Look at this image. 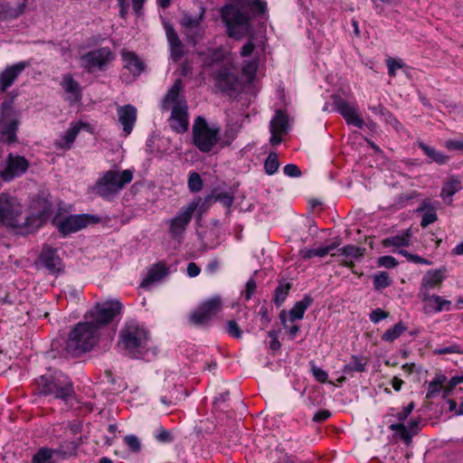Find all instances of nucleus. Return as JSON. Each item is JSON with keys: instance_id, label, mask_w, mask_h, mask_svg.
<instances>
[{"instance_id": "nucleus-27", "label": "nucleus", "mask_w": 463, "mask_h": 463, "mask_svg": "<svg viewBox=\"0 0 463 463\" xmlns=\"http://www.w3.org/2000/svg\"><path fill=\"white\" fill-rule=\"evenodd\" d=\"M182 90V80L176 79L171 88L167 90L165 96L163 99L162 109L167 110L169 106L172 104L175 106L178 102L185 100L184 97H180V91Z\"/></svg>"}, {"instance_id": "nucleus-8", "label": "nucleus", "mask_w": 463, "mask_h": 463, "mask_svg": "<svg viewBox=\"0 0 463 463\" xmlns=\"http://www.w3.org/2000/svg\"><path fill=\"white\" fill-rule=\"evenodd\" d=\"M19 121L13 108V99L1 103L0 109V141L6 144L16 142V131Z\"/></svg>"}, {"instance_id": "nucleus-21", "label": "nucleus", "mask_w": 463, "mask_h": 463, "mask_svg": "<svg viewBox=\"0 0 463 463\" xmlns=\"http://www.w3.org/2000/svg\"><path fill=\"white\" fill-rule=\"evenodd\" d=\"M29 66L27 61H20L6 67L0 73V92L4 93L10 88L22 71Z\"/></svg>"}, {"instance_id": "nucleus-53", "label": "nucleus", "mask_w": 463, "mask_h": 463, "mask_svg": "<svg viewBox=\"0 0 463 463\" xmlns=\"http://www.w3.org/2000/svg\"><path fill=\"white\" fill-rule=\"evenodd\" d=\"M279 318H280V321H281L284 328H286L288 330L290 337H292V338L295 337L299 331V326L297 325H292V326L288 325V315L285 310H282L280 312Z\"/></svg>"}, {"instance_id": "nucleus-51", "label": "nucleus", "mask_w": 463, "mask_h": 463, "mask_svg": "<svg viewBox=\"0 0 463 463\" xmlns=\"http://www.w3.org/2000/svg\"><path fill=\"white\" fill-rule=\"evenodd\" d=\"M303 394H307V399L305 400V405L307 408L309 410L315 408L318 399V391L316 386L306 388Z\"/></svg>"}, {"instance_id": "nucleus-42", "label": "nucleus", "mask_w": 463, "mask_h": 463, "mask_svg": "<svg viewBox=\"0 0 463 463\" xmlns=\"http://www.w3.org/2000/svg\"><path fill=\"white\" fill-rule=\"evenodd\" d=\"M78 446L79 443L75 441L65 440L61 442L57 449H52V451L53 454L62 458H66L76 453Z\"/></svg>"}, {"instance_id": "nucleus-22", "label": "nucleus", "mask_w": 463, "mask_h": 463, "mask_svg": "<svg viewBox=\"0 0 463 463\" xmlns=\"http://www.w3.org/2000/svg\"><path fill=\"white\" fill-rule=\"evenodd\" d=\"M117 113L118 122L123 127L124 136L128 137L132 132L137 121V110L134 106L127 104L118 107Z\"/></svg>"}, {"instance_id": "nucleus-19", "label": "nucleus", "mask_w": 463, "mask_h": 463, "mask_svg": "<svg viewBox=\"0 0 463 463\" xmlns=\"http://www.w3.org/2000/svg\"><path fill=\"white\" fill-rule=\"evenodd\" d=\"M27 0H0V20L10 21L21 16L26 7Z\"/></svg>"}, {"instance_id": "nucleus-24", "label": "nucleus", "mask_w": 463, "mask_h": 463, "mask_svg": "<svg viewBox=\"0 0 463 463\" xmlns=\"http://www.w3.org/2000/svg\"><path fill=\"white\" fill-rule=\"evenodd\" d=\"M445 268L427 271L421 279L419 297L424 294H430V289L439 287L445 279Z\"/></svg>"}, {"instance_id": "nucleus-20", "label": "nucleus", "mask_w": 463, "mask_h": 463, "mask_svg": "<svg viewBox=\"0 0 463 463\" xmlns=\"http://www.w3.org/2000/svg\"><path fill=\"white\" fill-rule=\"evenodd\" d=\"M39 261L52 274H59L62 269L61 260L57 254V250L49 245L43 246Z\"/></svg>"}, {"instance_id": "nucleus-35", "label": "nucleus", "mask_w": 463, "mask_h": 463, "mask_svg": "<svg viewBox=\"0 0 463 463\" xmlns=\"http://www.w3.org/2000/svg\"><path fill=\"white\" fill-rule=\"evenodd\" d=\"M411 242V231L406 230L402 234H397L395 236L388 237L383 240L382 244L385 248L389 247H405L409 246Z\"/></svg>"}, {"instance_id": "nucleus-44", "label": "nucleus", "mask_w": 463, "mask_h": 463, "mask_svg": "<svg viewBox=\"0 0 463 463\" xmlns=\"http://www.w3.org/2000/svg\"><path fill=\"white\" fill-rule=\"evenodd\" d=\"M462 188L460 180L456 176H451L446 184L442 187L441 196L444 200L451 198L457 192Z\"/></svg>"}, {"instance_id": "nucleus-36", "label": "nucleus", "mask_w": 463, "mask_h": 463, "mask_svg": "<svg viewBox=\"0 0 463 463\" xmlns=\"http://www.w3.org/2000/svg\"><path fill=\"white\" fill-rule=\"evenodd\" d=\"M203 67H212L223 59L222 52L219 49H210L198 53Z\"/></svg>"}, {"instance_id": "nucleus-30", "label": "nucleus", "mask_w": 463, "mask_h": 463, "mask_svg": "<svg viewBox=\"0 0 463 463\" xmlns=\"http://www.w3.org/2000/svg\"><path fill=\"white\" fill-rule=\"evenodd\" d=\"M289 129L288 117L287 113L281 109L275 112V116L270 120V132H279L287 134Z\"/></svg>"}, {"instance_id": "nucleus-33", "label": "nucleus", "mask_w": 463, "mask_h": 463, "mask_svg": "<svg viewBox=\"0 0 463 463\" xmlns=\"http://www.w3.org/2000/svg\"><path fill=\"white\" fill-rule=\"evenodd\" d=\"M367 358L360 355H352L351 360L343 369L345 374L353 376L354 373H363L366 370Z\"/></svg>"}, {"instance_id": "nucleus-16", "label": "nucleus", "mask_w": 463, "mask_h": 463, "mask_svg": "<svg viewBox=\"0 0 463 463\" xmlns=\"http://www.w3.org/2000/svg\"><path fill=\"white\" fill-rule=\"evenodd\" d=\"M168 122L171 129L177 134H184L188 130L189 118L186 100H182L172 107Z\"/></svg>"}, {"instance_id": "nucleus-43", "label": "nucleus", "mask_w": 463, "mask_h": 463, "mask_svg": "<svg viewBox=\"0 0 463 463\" xmlns=\"http://www.w3.org/2000/svg\"><path fill=\"white\" fill-rule=\"evenodd\" d=\"M44 220L36 212L22 219L20 228H24L27 232H33L44 223Z\"/></svg>"}, {"instance_id": "nucleus-17", "label": "nucleus", "mask_w": 463, "mask_h": 463, "mask_svg": "<svg viewBox=\"0 0 463 463\" xmlns=\"http://www.w3.org/2000/svg\"><path fill=\"white\" fill-rule=\"evenodd\" d=\"M203 17L204 8H202L197 16H192L187 13H184L180 20V24L185 29L187 42L194 46L197 43V33L200 30Z\"/></svg>"}, {"instance_id": "nucleus-5", "label": "nucleus", "mask_w": 463, "mask_h": 463, "mask_svg": "<svg viewBox=\"0 0 463 463\" xmlns=\"http://www.w3.org/2000/svg\"><path fill=\"white\" fill-rule=\"evenodd\" d=\"M220 14L226 25L227 34L233 39H241L251 29L250 17L233 5H225Z\"/></svg>"}, {"instance_id": "nucleus-56", "label": "nucleus", "mask_w": 463, "mask_h": 463, "mask_svg": "<svg viewBox=\"0 0 463 463\" xmlns=\"http://www.w3.org/2000/svg\"><path fill=\"white\" fill-rule=\"evenodd\" d=\"M124 441L126 445L128 447V449L132 452H139L141 449L140 441L135 435H127L124 438Z\"/></svg>"}, {"instance_id": "nucleus-63", "label": "nucleus", "mask_w": 463, "mask_h": 463, "mask_svg": "<svg viewBox=\"0 0 463 463\" xmlns=\"http://www.w3.org/2000/svg\"><path fill=\"white\" fill-rule=\"evenodd\" d=\"M340 242L341 241L338 238H335L333 242L320 246V258L325 257L331 250L337 248L340 245Z\"/></svg>"}, {"instance_id": "nucleus-49", "label": "nucleus", "mask_w": 463, "mask_h": 463, "mask_svg": "<svg viewBox=\"0 0 463 463\" xmlns=\"http://www.w3.org/2000/svg\"><path fill=\"white\" fill-rule=\"evenodd\" d=\"M391 284L392 279L386 271H381L373 276V287L376 290L386 288L391 286Z\"/></svg>"}, {"instance_id": "nucleus-55", "label": "nucleus", "mask_w": 463, "mask_h": 463, "mask_svg": "<svg viewBox=\"0 0 463 463\" xmlns=\"http://www.w3.org/2000/svg\"><path fill=\"white\" fill-rule=\"evenodd\" d=\"M386 65L389 75L394 77L396 75V70L402 68L404 63L400 59L390 57L386 60Z\"/></svg>"}, {"instance_id": "nucleus-13", "label": "nucleus", "mask_w": 463, "mask_h": 463, "mask_svg": "<svg viewBox=\"0 0 463 463\" xmlns=\"http://www.w3.org/2000/svg\"><path fill=\"white\" fill-rule=\"evenodd\" d=\"M197 205V203L193 202L182 207L178 213L169 220V234L173 239L179 240L183 238L184 232L192 221Z\"/></svg>"}, {"instance_id": "nucleus-32", "label": "nucleus", "mask_w": 463, "mask_h": 463, "mask_svg": "<svg viewBox=\"0 0 463 463\" xmlns=\"http://www.w3.org/2000/svg\"><path fill=\"white\" fill-rule=\"evenodd\" d=\"M417 145L430 159L429 163L434 162L438 165H444L449 158V156L436 150L432 146L426 145L422 141H418Z\"/></svg>"}, {"instance_id": "nucleus-40", "label": "nucleus", "mask_w": 463, "mask_h": 463, "mask_svg": "<svg viewBox=\"0 0 463 463\" xmlns=\"http://www.w3.org/2000/svg\"><path fill=\"white\" fill-rule=\"evenodd\" d=\"M389 429L395 432L393 434L394 439H402L407 446H409L411 443V433L408 430L404 423H392L389 426Z\"/></svg>"}, {"instance_id": "nucleus-26", "label": "nucleus", "mask_w": 463, "mask_h": 463, "mask_svg": "<svg viewBox=\"0 0 463 463\" xmlns=\"http://www.w3.org/2000/svg\"><path fill=\"white\" fill-rule=\"evenodd\" d=\"M88 127L89 124L87 123H83L82 121L77 122L74 126L68 128L64 135L56 141V146L63 149H70L80 129Z\"/></svg>"}, {"instance_id": "nucleus-52", "label": "nucleus", "mask_w": 463, "mask_h": 463, "mask_svg": "<svg viewBox=\"0 0 463 463\" xmlns=\"http://www.w3.org/2000/svg\"><path fill=\"white\" fill-rule=\"evenodd\" d=\"M203 179L198 173H192L188 178V187L191 192L197 193L203 189Z\"/></svg>"}, {"instance_id": "nucleus-39", "label": "nucleus", "mask_w": 463, "mask_h": 463, "mask_svg": "<svg viewBox=\"0 0 463 463\" xmlns=\"http://www.w3.org/2000/svg\"><path fill=\"white\" fill-rule=\"evenodd\" d=\"M447 381L444 374L438 373L434 379L429 383L428 392L426 394L427 399L436 398L441 392L443 383Z\"/></svg>"}, {"instance_id": "nucleus-60", "label": "nucleus", "mask_w": 463, "mask_h": 463, "mask_svg": "<svg viewBox=\"0 0 463 463\" xmlns=\"http://www.w3.org/2000/svg\"><path fill=\"white\" fill-rule=\"evenodd\" d=\"M389 317V313L381 309V308H376L374 310H373L370 314V320L374 323V324H377L379 323L382 319H384V318H387Z\"/></svg>"}, {"instance_id": "nucleus-57", "label": "nucleus", "mask_w": 463, "mask_h": 463, "mask_svg": "<svg viewBox=\"0 0 463 463\" xmlns=\"http://www.w3.org/2000/svg\"><path fill=\"white\" fill-rule=\"evenodd\" d=\"M226 331L229 335L234 338H241L242 336V330L239 326L238 323L235 320L227 321Z\"/></svg>"}, {"instance_id": "nucleus-18", "label": "nucleus", "mask_w": 463, "mask_h": 463, "mask_svg": "<svg viewBox=\"0 0 463 463\" xmlns=\"http://www.w3.org/2000/svg\"><path fill=\"white\" fill-rule=\"evenodd\" d=\"M215 86L222 92L235 90L239 85L237 74L232 72L228 67H222L213 74Z\"/></svg>"}, {"instance_id": "nucleus-4", "label": "nucleus", "mask_w": 463, "mask_h": 463, "mask_svg": "<svg viewBox=\"0 0 463 463\" xmlns=\"http://www.w3.org/2000/svg\"><path fill=\"white\" fill-rule=\"evenodd\" d=\"M194 146L202 153H210L219 145L221 128L217 124H209L204 117L197 116L192 127Z\"/></svg>"}, {"instance_id": "nucleus-6", "label": "nucleus", "mask_w": 463, "mask_h": 463, "mask_svg": "<svg viewBox=\"0 0 463 463\" xmlns=\"http://www.w3.org/2000/svg\"><path fill=\"white\" fill-rule=\"evenodd\" d=\"M120 343L132 358H142L146 353L147 332L134 324H128L120 332Z\"/></svg>"}, {"instance_id": "nucleus-59", "label": "nucleus", "mask_w": 463, "mask_h": 463, "mask_svg": "<svg viewBox=\"0 0 463 463\" xmlns=\"http://www.w3.org/2000/svg\"><path fill=\"white\" fill-rule=\"evenodd\" d=\"M415 405L413 402H411L407 406L403 407L402 411L395 415L399 422L403 423L407 420L409 415L411 413Z\"/></svg>"}, {"instance_id": "nucleus-14", "label": "nucleus", "mask_w": 463, "mask_h": 463, "mask_svg": "<svg viewBox=\"0 0 463 463\" xmlns=\"http://www.w3.org/2000/svg\"><path fill=\"white\" fill-rule=\"evenodd\" d=\"M29 165V161L24 156L10 153L4 168L0 171V176L5 182H10L25 174Z\"/></svg>"}, {"instance_id": "nucleus-46", "label": "nucleus", "mask_w": 463, "mask_h": 463, "mask_svg": "<svg viewBox=\"0 0 463 463\" xmlns=\"http://www.w3.org/2000/svg\"><path fill=\"white\" fill-rule=\"evenodd\" d=\"M211 199L213 200V202L221 203L226 208H230L233 203L234 196L232 193L229 191L213 192L211 195Z\"/></svg>"}, {"instance_id": "nucleus-9", "label": "nucleus", "mask_w": 463, "mask_h": 463, "mask_svg": "<svg viewBox=\"0 0 463 463\" xmlns=\"http://www.w3.org/2000/svg\"><path fill=\"white\" fill-rule=\"evenodd\" d=\"M0 222L12 228L22 225V205L5 193L0 194Z\"/></svg>"}, {"instance_id": "nucleus-7", "label": "nucleus", "mask_w": 463, "mask_h": 463, "mask_svg": "<svg viewBox=\"0 0 463 463\" xmlns=\"http://www.w3.org/2000/svg\"><path fill=\"white\" fill-rule=\"evenodd\" d=\"M122 307L121 302L118 299L98 302L86 314L85 318L88 323H91L94 326L99 333L101 326L109 325L120 314Z\"/></svg>"}, {"instance_id": "nucleus-62", "label": "nucleus", "mask_w": 463, "mask_h": 463, "mask_svg": "<svg viewBox=\"0 0 463 463\" xmlns=\"http://www.w3.org/2000/svg\"><path fill=\"white\" fill-rule=\"evenodd\" d=\"M255 49V43H253V36H251L248 42L241 48L240 54L241 57H249L252 54Z\"/></svg>"}, {"instance_id": "nucleus-29", "label": "nucleus", "mask_w": 463, "mask_h": 463, "mask_svg": "<svg viewBox=\"0 0 463 463\" xmlns=\"http://www.w3.org/2000/svg\"><path fill=\"white\" fill-rule=\"evenodd\" d=\"M167 274L168 269L163 263H156L148 269L147 276L143 279L140 286L142 288H148L153 283L160 281Z\"/></svg>"}, {"instance_id": "nucleus-54", "label": "nucleus", "mask_w": 463, "mask_h": 463, "mask_svg": "<svg viewBox=\"0 0 463 463\" xmlns=\"http://www.w3.org/2000/svg\"><path fill=\"white\" fill-rule=\"evenodd\" d=\"M339 250L342 251L343 255L350 256L353 258H359V257L363 256L364 251L365 250L362 249L360 247L353 246V245H346V246L343 247L342 249H340Z\"/></svg>"}, {"instance_id": "nucleus-25", "label": "nucleus", "mask_w": 463, "mask_h": 463, "mask_svg": "<svg viewBox=\"0 0 463 463\" xmlns=\"http://www.w3.org/2000/svg\"><path fill=\"white\" fill-rule=\"evenodd\" d=\"M424 303L425 313H439L443 310L449 311L451 307V301L442 298L435 294H424L419 297Z\"/></svg>"}, {"instance_id": "nucleus-48", "label": "nucleus", "mask_w": 463, "mask_h": 463, "mask_svg": "<svg viewBox=\"0 0 463 463\" xmlns=\"http://www.w3.org/2000/svg\"><path fill=\"white\" fill-rule=\"evenodd\" d=\"M239 133V128L230 127L227 128L223 133L222 140L219 141V146L221 148L230 146L232 143L236 139Z\"/></svg>"}, {"instance_id": "nucleus-3", "label": "nucleus", "mask_w": 463, "mask_h": 463, "mask_svg": "<svg viewBox=\"0 0 463 463\" xmlns=\"http://www.w3.org/2000/svg\"><path fill=\"white\" fill-rule=\"evenodd\" d=\"M40 394L52 395L55 399L68 402L74 396V388L69 377L61 372L45 373L36 381Z\"/></svg>"}, {"instance_id": "nucleus-41", "label": "nucleus", "mask_w": 463, "mask_h": 463, "mask_svg": "<svg viewBox=\"0 0 463 463\" xmlns=\"http://www.w3.org/2000/svg\"><path fill=\"white\" fill-rule=\"evenodd\" d=\"M292 285L289 282L281 280L274 291L273 302L277 307H280L286 300Z\"/></svg>"}, {"instance_id": "nucleus-23", "label": "nucleus", "mask_w": 463, "mask_h": 463, "mask_svg": "<svg viewBox=\"0 0 463 463\" xmlns=\"http://www.w3.org/2000/svg\"><path fill=\"white\" fill-rule=\"evenodd\" d=\"M167 43L170 48V57L174 61H179L184 55V45L180 40L175 28L170 24L165 25Z\"/></svg>"}, {"instance_id": "nucleus-38", "label": "nucleus", "mask_w": 463, "mask_h": 463, "mask_svg": "<svg viewBox=\"0 0 463 463\" xmlns=\"http://www.w3.org/2000/svg\"><path fill=\"white\" fill-rule=\"evenodd\" d=\"M36 213L46 222L52 213V204L43 197H38L33 203Z\"/></svg>"}, {"instance_id": "nucleus-64", "label": "nucleus", "mask_w": 463, "mask_h": 463, "mask_svg": "<svg viewBox=\"0 0 463 463\" xmlns=\"http://www.w3.org/2000/svg\"><path fill=\"white\" fill-rule=\"evenodd\" d=\"M283 172L289 177H298L301 175L299 167L294 164H288L284 166Z\"/></svg>"}, {"instance_id": "nucleus-12", "label": "nucleus", "mask_w": 463, "mask_h": 463, "mask_svg": "<svg viewBox=\"0 0 463 463\" xmlns=\"http://www.w3.org/2000/svg\"><path fill=\"white\" fill-rule=\"evenodd\" d=\"M99 221V217L91 214H72L62 220H58L55 217L52 223L63 236H67L84 229L90 222H98Z\"/></svg>"}, {"instance_id": "nucleus-28", "label": "nucleus", "mask_w": 463, "mask_h": 463, "mask_svg": "<svg viewBox=\"0 0 463 463\" xmlns=\"http://www.w3.org/2000/svg\"><path fill=\"white\" fill-rule=\"evenodd\" d=\"M121 56L125 61V68L128 69L134 76H138L145 70L144 62L138 58V56L128 51H122Z\"/></svg>"}, {"instance_id": "nucleus-1", "label": "nucleus", "mask_w": 463, "mask_h": 463, "mask_svg": "<svg viewBox=\"0 0 463 463\" xmlns=\"http://www.w3.org/2000/svg\"><path fill=\"white\" fill-rule=\"evenodd\" d=\"M99 338V333L91 323L80 322L70 332L65 345V352L77 357L92 349Z\"/></svg>"}, {"instance_id": "nucleus-61", "label": "nucleus", "mask_w": 463, "mask_h": 463, "mask_svg": "<svg viewBox=\"0 0 463 463\" xmlns=\"http://www.w3.org/2000/svg\"><path fill=\"white\" fill-rule=\"evenodd\" d=\"M459 345H452L447 347L437 348L433 351L434 354H461Z\"/></svg>"}, {"instance_id": "nucleus-2", "label": "nucleus", "mask_w": 463, "mask_h": 463, "mask_svg": "<svg viewBox=\"0 0 463 463\" xmlns=\"http://www.w3.org/2000/svg\"><path fill=\"white\" fill-rule=\"evenodd\" d=\"M132 180L133 172L130 169H126L121 172L118 170H109L96 181L90 190L96 195L109 201Z\"/></svg>"}, {"instance_id": "nucleus-11", "label": "nucleus", "mask_w": 463, "mask_h": 463, "mask_svg": "<svg viewBox=\"0 0 463 463\" xmlns=\"http://www.w3.org/2000/svg\"><path fill=\"white\" fill-rule=\"evenodd\" d=\"M222 307L220 296H213L203 301L189 317V322L197 326H205Z\"/></svg>"}, {"instance_id": "nucleus-34", "label": "nucleus", "mask_w": 463, "mask_h": 463, "mask_svg": "<svg viewBox=\"0 0 463 463\" xmlns=\"http://www.w3.org/2000/svg\"><path fill=\"white\" fill-rule=\"evenodd\" d=\"M417 213H423L420 226L426 228L428 225L435 222L438 220L436 209L434 206L424 201L416 210Z\"/></svg>"}, {"instance_id": "nucleus-47", "label": "nucleus", "mask_w": 463, "mask_h": 463, "mask_svg": "<svg viewBox=\"0 0 463 463\" xmlns=\"http://www.w3.org/2000/svg\"><path fill=\"white\" fill-rule=\"evenodd\" d=\"M279 167V162L276 152H270L264 162L265 172L269 175H274Z\"/></svg>"}, {"instance_id": "nucleus-45", "label": "nucleus", "mask_w": 463, "mask_h": 463, "mask_svg": "<svg viewBox=\"0 0 463 463\" xmlns=\"http://www.w3.org/2000/svg\"><path fill=\"white\" fill-rule=\"evenodd\" d=\"M406 330L407 327L402 322H399L384 332V334L382 335V340L384 342L392 343L400 337L401 335Z\"/></svg>"}, {"instance_id": "nucleus-15", "label": "nucleus", "mask_w": 463, "mask_h": 463, "mask_svg": "<svg viewBox=\"0 0 463 463\" xmlns=\"http://www.w3.org/2000/svg\"><path fill=\"white\" fill-rule=\"evenodd\" d=\"M335 109L343 116L346 123L362 128L364 125L363 118L357 113V105L349 103L339 95H332Z\"/></svg>"}, {"instance_id": "nucleus-31", "label": "nucleus", "mask_w": 463, "mask_h": 463, "mask_svg": "<svg viewBox=\"0 0 463 463\" xmlns=\"http://www.w3.org/2000/svg\"><path fill=\"white\" fill-rule=\"evenodd\" d=\"M313 303V298L306 295L303 299L295 303L288 312V320L294 322L297 319H302L307 308Z\"/></svg>"}, {"instance_id": "nucleus-58", "label": "nucleus", "mask_w": 463, "mask_h": 463, "mask_svg": "<svg viewBox=\"0 0 463 463\" xmlns=\"http://www.w3.org/2000/svg\"><path fill=\"white\" fill-rule=\"evenodd\" d=\"M377 264L381 267H384L386 269H393L398 266V260L392 256H382L378 259Z\"/></svg>"}, {"instance_id": "nucleus-37", "label": "nucleus", "mask_w": 463, "mask_h": 463, "mask_svg": "<svg viewBox=\"0 0 463 463\" xmlns=\"http://www.w3.org/2000/svg\"><path fill=\"white\" fill-rule=\"evenodd\" d=\"M61 86L67 93L72 95L75 100L80 99V87L78 81H76L71 74H65L62 79Z\"/></svg>"}, {"instance_id": "nucleus-50", "label": "nucleus", "mask_w": 463, "mask_h": 463, "mask_svg": "<svg viewBox=\"0 0 463 463\" xmlns=\"http://www.w3.org/2000/svg\"><path fill=\"white\" fill-rule=\"evenodd\" d=\"M52 455H53L52 449H48V448H42L33 456L32 462L33 463H52L51 461Z\"/></svg>"}, {"instance_id": "nucleus-10", "label": "nucleus", "mask_w": 463, "mask_h": 463, "mask_svg": "<svg viewBox=\"0 0 463 463\" xmlns=\"http://www.w3.org/2000/svg\"><path fill=\"white\" fill-rule=\"evenodd\" d=\"M115 59L109 47H101L90 51L80 57L81 67L88 72L102 71Z\"/></svg>"}]
</instances>
